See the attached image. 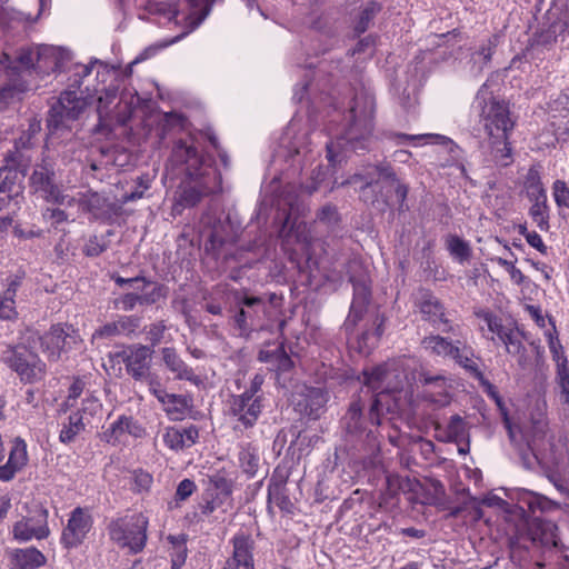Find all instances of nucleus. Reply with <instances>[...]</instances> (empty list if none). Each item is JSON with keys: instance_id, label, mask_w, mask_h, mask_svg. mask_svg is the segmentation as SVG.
Returning <instances> with one entry per match:
<instances>
[{"instance_id": "1", "label": "nucleus", "mask_w": 569, "mask_h": 569, "mask_svg": "<svg viewBox=\"0 0 569 569\" xmlns=\"http://www.w3.org/2000/svg\"><path fill=\"white\" fill-rule=\"evenodd\" d=\"M363 383L376 392L370 405V420L379 423L381 416L407 411L413 402V368L407 359L393 360L363 371Z\"/></svg>"}, {"instance_id": "2", "label": "nucleus", "mask_w": 569, "mask_h": 569, "mask_svg": "<svg viewBox=\"0 0 569 569\" xmlns=\"http://www.w3.org/2000/svg\"><path fill=\"white\" fill-rule=\"evenodd\" d=\"M487 83L482 84L477 93V100L483 102L481 108V122L488 137L492 159L500 166H508L511 162V148L509 134L515 127L510 111L505 102L488 99Z\"/></svg>"}, {"instance_id": "3", "label": "nucleus", "mask_w": 569, "mask_h": 569, "mask_svg": "<svg viewBox=\"0 0 569 569\" xmlns=\"http://www.w3.org/2000/svg\"><path fill=\"white\" fill-rule=\"evenodd\" d=\"M375 99L368 94H357L350 108V123L341 139L337 142L327 143V158L330 163L340 162L336 149L349 147L353 151L366 150V140L372 132L375 114Z\"/></svg>"}, {"instance_id": "4", "label": "nucleus", "mask_w": 569, "mask_h": 569, "mask_svg": "<svg viewBox=\"0 0 569 569\" xmlns=\"http://www.w3.org/2000/svg\"><path fill=\"white\" fill-rule=\"evenodd\" d=\"M263 382L264 377L257 373L243 392L229 398L228 416L232 421L234 431L252 428L259 419L263 408V393L261 391Z\"/></svg>"}, {"instance_id": "5", "label": "nucleus", "mask_w": 569, "mask_h": 569, "mask_svg": "<svg viewBox=\"0 0 569 569\" xmlns=\"http://www.w3.org/2000/svg\"><path fill=\"white\" fill-rule=\"evenodd\" d=\"M420 345L430 355L452 359L475 378L482 379V372L473 361L472 348L460 340L453 342L439 335H431L425 337Z\"/></svg>"}, {"instance_id": "6", "label": "nucleus", "mask_w": 569, "mask_h": 569, "mask_svg": "<svg viewBox=\"0 0 569 569\" xmlns=\"http://www.w3.org/2000/svg\"><path fill=\"white\" fill-rule=\"evenodd\" d=\"M148 519L142 513L126 516L109 526V535L121 548H128L131 553L142 551L147 541Z\"/></svg>"}, {"instance_id": "7", "label": "nucleus", "mask_w": 569, "mask_h": 569, "mask_svg": "<svg viewBox=\"0 0 569 569\" xmlns=\"http://www.w3.org/2000/svg\"><path fill=\"white\" fill-rule=\"evenodd\" d=\"M220 186V176L212 167L198 172V177L188 178L178 192L176 207H194L200 200L214 192Z\"/></svg>"}, {"instance_id": "8", "label": "nucleus", "mask_w": 569, "mask_h": 569, "mask_svg": "<svg viewBox=\"0 0 569 569\" xmlns=\"http://www.w3.org/2000/svg\"><path fill=\"white\" fill-rule=\"evenodd\" d=\"M87 100L76 91L67 90L61 93L59 100L51 107L48 118V128L52 138L60 129L68 128V122L78 119L84 110Z\"/></svg>"}, {"instance_id": "9", "label": "nucleus", "mask_w": 569, "mask_h": 569, "mask_svg": "<svg viewBox=\"0 0 569 569\" xmlns=\"http://www.w3.org/2000/svg\"><path fill=\"white\" fill-rule=\"evenodd\" d=\"M210 167L202 161L197 149L186 141L179 140L174 143L170 158L167 162V170L172 174L184 173L187 178L198 177V172Z\"/></svg>"}, {"instance_id": "10", "label": "nucleus", "mask_w": 569, "mask_h": 569, "mask_svg": "<svg viewBox=\"0 0 569 569\" xmlns=\"http://www.w3.org/2000/svg\"><path fill=\"white\" fill-rule=\"evenodd\" d=\"M6 362L22 380L33 382L40 380L46 372V365L38 355L26 347H17L7 352Z\"/></svg>"}, {"instance_id": "11", "label": "nucleus", "mask_w": 569, "mask_h": 569, "mask_svg": "<svg viewBox=\"0 0 569 569\" xmlns=\"http://www.w3.org/2000/svg\"><path fill=\"white\" fill-rule=\"evenodd\" d=\"M82 343L80 335L73 327H51L50 331L41 337V347L48 358L56 361L62 352H68Z\"/></svg>"}, {"instance_id": "12", "label": "nucleus", "mask_w": 569, "mask_h": 569, "mask_svg": "<svg viewBox=\"0 0 569 569\" xmlns=\"http://www.w3.org/2000/svg\"><path fill=\"white\" fill-rule=\"evenodd\" d=\"M30 187L34 193H39L48 202L63 203L67 198L56 183L54 170L48 162L34 167L30 177Z\"/></svg>"}, {"instance_id": "13", "label": "nucleus", "mask_w": 569, "mask_h": 569, "mask_svg": "<svg viewBox=\"0 0 569 569\" xmlns=\"http://www.w3.org/2000/svg\"><path fill=\"white\" fill-rule=\"evenodd\" d=\"M415 305L422 315L423 320L430 322L435 328L441 329L442 332L452 331V326L446 317L443 303L431 291L420 289Z\"/></svg>"}, {"instance_id": "14", "label": "nucleus", "mask_w": 569, "mask_h": 569, "mask_svg": "<svg viewBox=\"0 0 569 569\" xmlns=\"http://www.w3.org/2000/svg\"><path fill=\"white\" fill-rule=\"evenodd\" d=\"M241 309L234 316V323L240 336L248 337L250 332L262 327L267 305L260 297H244Z\"/></svg>"}, {"instance_id": "15", "label": "nucleus", "mask_w": 569, "mask_h": 569, "mask_svg": "<svg viewBox=\"0 0 569 569\" xmlns=\"http://www.w3.org/2000/svg\"><path fill=\"white\" fill-rule=\"evenodd\" d=\"M127 373L136 381L148 378L151 369L153 349L144 345H131L118 355Z\"/></svg>"}, {"instance_id": "16", "label": "nucleus", "mask_w": 569, "mask_h": 569, "mask_svg": "<svg viewBox=\"0 0 569 569\" xmlns=\"http://www.w3.org/2000/svg\"><path fill=\"white\" fill-rule=\"evenodd\" d=\"M365 402L361 399L353 400L345 417L342 418L343 429L346 431V437L350 441H361L362 439H369L372 436V432L368 430V422L375 425L370 420V412L368 417L363 416ZM379 423H376L379 426Z\"/></svg>"}, {"instance_id": "17", "label": "nucleus", "mask_w": 569, "mask_h": 569, "mask_svg": "<svg viewBox=\"0 0 569 569\" xmlns=\"http://www.w3.org/2000/svg\"><path fill=\"white\" fill-rule=\"evenodd\" d=\"M48 510L39 506L31 517H23L17 521L12 528L13 538L18 541H29L31 539H44L49 536Z\"/></svg>"}, {"instance_id": "18", "label": "nucleus", "mask_w": 569, "mask_h": 569, "mask_svg": "<svg viewBox=\"0 0 569 569\" xmlns=\"http://www.w3.org/2000/svg\"><path fill=\"white\" fill-rule=\"evenodd\" d=\"M92 527V518L88 509L76 508L70 513L67 526L62 530L61 542L66 548H74L83 542Z\"/></svg>"}, {"instance_id": "19", "label": "nucleus", "mask_w": 569, "mask_h": 569, "mask_svg": "<svg viewBox=\"0 0 569 569\" xmlns=\"http://www.w3.org/2000/svg\"><path fill=\"white\" fill-rule=\"evenodd\" d=\"M292 401L299 413L318 419L328 398L323 389L303 386L293 395Z\"/></svg>"}, {"instance_id": "20", "label": "nucleus", "mask_w": 569, "mask_h": 569, "mask_svg": "<svg viewBox=\"0 0 569 569\" xmlns=\"http://www.w3.org/2000/svg\"><path fill=\"white\" fill-rule=\"evenodd\" d=\"M557 526L549 520L532 519L528 525V537L535 547L551 549L558 547Z\"/></svg>"}, {"instance_id": "21", "label": "nucleus", "mask_w": 569, "mask_h": 569, "mask_svg": "<svg viewBox=\"0 0 569 569\" xmlns=\"http://www.w3.org/2000/svg\"><path fill=\"white\" fill-rule=\"evenodd\" d=\"M370 288L365 281H359L353 284V299L350 312L345 322L347 330H352L363 318V315L367 311V306L370 301Z\"/></svg>"}, {"instance_id": "22", "label": "nucleus", "mask_w": 569, "mask_h": 569, "mask_svg": "<svg viewBox=\"0 0 569 569\" xmlns=\"http://www.w3.org/2000/svg\"><path fill=\"white\" fill-rule=\"evenodd\" d=\"M199 437L197 427L188 428L167 427L163 429L162 440L171 450H182L196 443Z\"/></svg>"}, {"instance_id": "23", "label": "nucleus", "mask_w": 569, "mask_h": 569, "mask_svg": "<svg viewBox=\"0 0 569 569\" xmlns=\"http://www.w3.org/2000/svg\"><path fill=\"white\" fill-rule=\"evenodd\" d=\"M140 326V318L122 316L113 322L106 323L93 333V338H112L120 335H131Z\"/></svg>"}, {"instance_id": "24", "label": "nucleus", "mask_w": 569, "mask_h": 569, "mask_svg": "<svg viewBox=\"0 0 569 569\" xmlns=\"http://www.w3.org/2000/svg\"><path fill=\"white\" fill-rule=\"evenodd\" d=\"M226 566L231 569H254L248 537L241 535L233 538V556Z\"/></svg>"}, {"instance_id": "25", "label": "nucleus", "mask_w": 569, "mask_h": 569, "mask_svg": "<svg viewBox=\"0 0 569 569\" xmlns=\"http://www.w3.org/2000/svg\"><path fill=\"white\" fill-rule=\"evenodd\" d=\"M160 353L163 365L177 379L189 381L193 379V370L181 359L174 348L164 347Z\"/></svg>"}, {"instance_id": "26", "label": "nucleus", "mask_w": 569, "mask_h": 569, "mask_svg": "<svg viewBox=\"0 0 569 569\" xmlns=\"http://www.w3.org/2000/svg\"><path fill=\"white\" fill-rule=\"evenodd\" d=\"M27 446L23 440L17 439L10 451L9 460L0 467V479L8 481L27 463Z\"/></svg>"}, {"instance_id": "27", "label": "nucleus", "mask_w": 569, "mask_h": 569, "mask_svg": "<svg viewBox=\"0 0 569 569\" xmlns=\"http://www.w3.org/2000/svg\"><path fill=\"white\" fill-rule=\"evenodd\" d=\"M529 196L533 201V204L529 210V214L540 230H546L548 228V207L546 192L539 184H537L529 193Z\"/></svg>"}, {"instance_id": "28", "label": "nucleus", "mask_w": 569, "mask_h": 569, "mask_svg": "<svg viewBox=\"0 0 569 569\" xmlns=\"http://www.w3.org/2000/svg\"><path fill=\"white\" fill-rule=\"evenodd\" d=\"M21 284V278L14 276L8 279L7 289L0 299V320H13L17 318L14 297Z\"/></svg>"}, {"instance_id": "29", "label": "nucleus", "mask_w": 569, "mask_h": 569, "mask_svg": "<svg viewBox=\"0 0 569 569\" xmlns=\"http://www.w3.org/2000/svg\"><path fill=\"white\" fill-rule=\"evenodd\" d=\"M258 360L270 365L271 369L278 372H287L293 367V362L286 352L283 346H278L272 350H260Z\"/></svg>"}, {"instance_id": "30", "label": "nucleus", "mask_w": 569, "mask_h": 569, "mask_svg": "<svg viewBox=\"0 0 569 569\" xmlns=\"http://www.w3.org/2000/svg\"><path fill=\"white\" fill-rule=\"evenodd\" d=\"M80 207L82 210L90 212L94 218L109 216L113 210L112 203L98 192L84 194L80 200Z\"/></svg>"}, {"instance_id": "31", "label": "nucleus", "mask_w": 569, "mask_h": 569, "mask_svg": "<svg viewBox=\"0 0 569 569\" xmlns=\"http://www.w3.org/2000/svg\"><path fill=\"white\" fill-rule=\"evenodd\" d=\"M159 402L171 420H182L191 408L190 399L182 395L167 392Z\"/></svg>"}, {"instance_id": "32", "label": "nucleus", "mask_w": 569, "mask_h": 569, "mask_svg": "<svg viewBox=\"0 0 569 569\" xmlns=\"http://www.w3.org/2000/svg\"><path fill=\"white\" fill-rule=\"evenodd\" d=\"M552 126L569 132V94L560 93L550 104Z\"/></svg>"}, {"instance_id": "33", "label": "nucleus", "mask_w": 569, "mask_h": 569, "mask_svg": "<svg viewBox=\"0 0 569 569\" xmlns=\"http://www.w3.org/2000/svg\"><path fill=\"white\" fill-rule=\"evenodd\" d=\"M500 340L506 346V350L509 355L518 357L519 366L521 368H526L528 365V357L522 343L521 332L518 329L510 328L506 333H503Z\"/></svg>"}, {"instance_id": "34", "label": "nucleus", "mask_w": 569, "mask_h": 569, "mask_svg": "<svg viewBox=\"0 0 569 569\" xmlns=\"http://www.w3.org/2000/svg\"><path fill=\"white\" fill-rule=\"evenodd\" d=\"M239 466L249 477H254L260 466L259 450L252 443L241 446L239 451Z\"/></svg>"}, {"instance_id": "35", "label": "nucleus", "mask_w": 569, "mask_h": 569, "mask_svg": "<svg viewBox=\"0 0 569 569\" xmlns=\"http://www.w3.org/2000/svg\"><path fill=\"white\" fill-rule=\"evenodd\" d=\"M375 170L377 171L379 179L382 182L395 189L397 201L399 202L400 207H402L407 198L408 187L398 181L396 173L390 166H377L375 167Z\"/></svg>"}, {"instance_id": "36", "label": "nucleus", "mask_w": 569, "mask_h": 569, "mask_svg": "<svg viewBox=\"0 0 569 569\" xmlns=\"http://www.w3.org/2000/svg\"><path fill=\"white\" fill-rule=\"evenodd\" d=\"M18 569H37L44 565V556L36 548L18 549L13 553Z\"/></svg>"}, {"instance_id": "37", "label": "nucleus", "mask_w": 569, "mask_h": 569, "mask_svg": "<svg viewBox=\"0 0 569 569\" xmlns=\"http://www.w3.org/2000/svg\"><path fill=\"white\" fill-rule=\"evenodd\" d=\"M14 178L16 176L10 171L0 170V210L6 208L19 192Z\"/></svg>"}, {"instance_id": "38", "label": "nucleus", "mask_w": 569, "mask_h": 569, "mask_svg": "<svg viewBox=\"0 0 569 569\" xmlns=\"http://www.w3.org/2000/svg\"><path fill=\"white\" fill-rule=\"evenodd\" d=\"M83 429L84 423L82 415L79 411L73 412L69 416L68 422L63 423L59 438L61 442L70 443Z\"/></svg>"}, {"instance_id": "39", "label": "nucleus", "mask_w": 569, "mask_h": 569, "mask_svg": "<svg viewBox=\"0 0 569 569\" xmlns=\"http://www.w3.org/2000/svg\"><path fill=\"white\" fill-rule=\"evenodd\" d=\"M132 288L134 292H138V297H148L149 295H153L152 297H154V299L148 302V306L153 305L161 298L167 297L168 293V289L166 286L151 282L147 280L144 277L143 281L139 282V284H134Z\"/></svg>"}, {"instance_id": "40", "label": "nucleus", "mask_w": 569, "mask_h": 569, "mask_svg": "<svg viewBox=\"0 0 569 569\" xmlns=\"http://www.w3.org/2000/svg\"><path fill=\"white\" fill-rule=\"evenodd\" d=\"M28 89V86L20 78L10 80L7 84L0 88V101L9 103L14 99H19L20 94Z\"/></svg>"}, {"instance_id": "41", "label": "nucleus", "mask_w": 569, "mask_h": 569, "mask_svg": "<svg viewBox=\"0 0 569 569\" xmlns=\"http://www.w3.org/2000/svg\"><path fill=\"white\" fill-rule=\"evenodd\" d=\"M379 11L380 6L377 2H368L359 13L358 20L355 24V31L358 34L366 32Z\"/></svg>"}, {"instance_id": "42", "label": "nucleus", "mask_w": 569, "mask_h": 569, "mask_svg": "<svg viewBox=\"0 0 569 569\" xmlns=\"http://www.w3.org/2000/svg\"><path fill=\"white\" fill-rule=\"evenodd\" d=\"M447 248L451 256L460 261L468 260L471 256V249L463 239L458 236H449L447 238Z\"/></svg>"}, {"instance_id": "43", "label": "nucleus", "mask_w": 569, "mask_h": 569, "mask_svg": "<svg viewBox=\"0 0 569 569\" xmlns=\"http://www.w3.org/2000/svg\"><path fill=\"white\" fill-rule=\"evenodd\" d=\"M149 295L148 297H138V292H128L120 297L117 301V305L124 311L132 310L137 305L140 306H148V302L152 301L154 297H151Z\"/></svg>"}, {"instance_id": "44", "label": "nucleus", "mask_w": 569, "mask_h": 569, "mask_svg": "<svg viewBox=\"0 0 569 569\" xmlns=\"http://www.w3.org/2000/svg\"><path fill=\"white\" fill-rule=\"evenodd\" d=\"M286 485V478L282 476L273 475L268 485V497L270 500H274L278 505L286 500L283 490Z\"/></svg>"}, {"instance_id": "45", "label": "nucleus", "mask_w": 569, "mask_h": 569, "mask_svg": "<svg viewBox=\"0 0 569 569\" xmlns=\"http://www.w3.org/2000/svg\"><path fill=\"white\" fill-rule=\"evenodd\" d=\"M437 391H426L423 398L426 401L435 406V408H442L450 403V396L447 391L446 385L437 387Z\"/></svg>"}, {"instance_id": "46", "label": "nucleus", "mask_w": 569, "mask_h": 569, "mask_svg": "<svg viewBox=\"0 0 569 569\" xmlns=\"http://www.w3.org/2000/svg\"><path fill=\"white\" fill-rule=\"evenodd\" d=\"M545 336L547 338V342H548V347H549V350L552 356V360L555 361V360H559L560 358L566 357L562 345L560 343V341L557 337L556 327L553 323H551V329L546 330Z\"/></svg>"}, {"instance_id": "47", "label": "nucleus", "mask_w": 569, "mask_h": 569, "mask_svg": "<svg viewBox=\"0 0 569 569\" xmlns=\"http://www.w3.org/2000/svg\"><path fill=\"white\" fill-rule=\"evenodd\" d=\"M108 241L103 237L92 236L84 244L83 252L88 257H97L106 251Z\"/></svg>"}, {"instance_id": "48", "label": "nucleus", "mask_w": 569, "mask_h": 569, "mask_svg": "<svg viewBox=\"0 0 569 569\" xmlns=\"http://www.w3.org/2000/svg\"><path fill=\"white\" fill-rule=\"evenodd\" d=\"M448 437L451 440H460L466 435V423L459 415H455L450 418L447 427Z\"/></svg>"}, {"instance_id": "49", "label": "nucleus", "mask_w": 569, "mask_h": 569, "mask_svg": "<svg viewBox=\"0 0 569 569\" xmlns=\"http://www.w3.org/2000/svg\"><path fill=\"white\" fill-rule=\"evenodd\" d=\"M117 90L116 89H107L102 96L98 98V113L100 122L104 121V119L109 114V106L116 100Z\"/></svg>"}, {"instance_id": "50", "label": "nucleus", "mask_w": 569, "mask_h": 569, "mask_svg": "<svg viewBox=\"0 0 569 569\" xmlns=\"http://www.w3.org/2000/svg\"><path fill=\"white\" fill-rule=\"evenodd\" d=\"M553 198L558 207L569 208V187L562 180H557L552 187Z\"/></svg>"}, {"instance_id": "51", "label": "nucleus", "mask_w": 569, "mask_h": 569, "mask_svg": "<svg viewBox=\"0 0 569 569\" xmlns=\"http://www.w3.org/2000/svg\"><path fill=\"white\" fill-rule=\"evenodd\" d=\"M171 540L173 543V551L171 552V568L180 569L187 558V547L183 541L176 542L173 538H171Z\"/></svg>"}, {"instance_id": "52", "label": "nucleus", "mask_w": 569, "mask_h": 569, "mask_svg": "<svg viewBox=\"0 0 569 569\" xmlns=\"http://www.w3.org/2000/svg\"><path fill=\"white\" fill-rule=\"evenodd\" d=\"M141 381L147 382L149 391L159 400H163L167 391L163 389L159 376L152 372H148V378H143Z\"/></svg>"}, {"instance_id": "53", "label": "nucleus", "mask_w": 569, "mask_h": 569, "mask_svg": "<svg viewBox=\"0 0 569 569\" xmlns=\"http://www.w3.org/2000/svg\"><path fill=\"white\" fill-rule=\"evenodd\" d=\"M498 41L499 37L493 34L477 50L476 54L482 57L483 64H487L491 61V57L498 46Z\"/></svg>"}, {"instance_id": "54", "label": "nucleus", "mask_w": 569, "mask_h": 569, "mask_svg": "<svg viewBox=\"0 0 569 569\" xmlns=\"http://www.w3.org/2000/svg\"><path fill=\"white\" fill-rule=\"evenodd\" d=\"M132 427H134V422L131 418L120 417L110 426V432L117 437L124 432L132 433Z\"/></svg>"}, {"instance_id": "55", "label": "nucleus", "mask_w": 569, "mask_h": 569, "mask_svg": "<svg viewBox=\"0 0 569 569\" xmlns=\"http://www.w3.org/2000/svg\"><path fill=\"white\" fill-rule=\"evenodd\" d=\"M164 331H166V326L162 321L150 325V327L147 331V337H148L149 341L151 342L152 347L159 345L162 341Z\"/></svg>"}, {"instance_id": "56", "label": "nucleus", "mask_w": 569, "mask_h": 569, "mask_svg": "<svg viewBox=\"0 0 569 569\" xmlns=\"http://www.w3.org/2000/svg\"><path fill=\"white\" fill-rule=\"evenodd\" d=\"M557 41V30L555 26L549 27L546 30L540 31L537 34L536 42L539 46L550 47Z\"/></svg>"}, {"instance_id": "57", "label": "nucleus", "mask_w": 569, "mask_h": 569, "mask_svg": "<svg viewBox=\"0 0 569 569\" xmlns=\"http://www.w3.org/2000/svg\"><path fill=\"white\" fill-rule=\"evenodd\" d=\"M43 218L51 224L58 226L68 220V214L61 209L47 208L43 211Z\"/></svg>"}, {"instance_id": "58", "label": "nucleus", "mask_w": 569, "mask_h": 569, "mask_svg": "<svg viewBox=\"0 0 569 569\" xmlns=\"http://www.w3.org/2000/svg\"><path fill=\"white\" fill-rule=\"evenodd\" d=\"M196 489V485L190 479H183L177 488L176 496L180 500H186L188 497L192 495Z\"/></svg>"}, {"instance_id": "59", "label": "nucleus", "mask_w": 569, "mask_h": 569, "mask_svg": "<svg viewBox=\"0 0 569 569\" xmlns=\"http://www.w3.org/2000/svg\"><path fill=\"white\" fill-rule=\"evenodd\" d=\"M485 320L488 325V329L492 333H496L499 339L503 336V333H506L510 329V328L502 326L501 322L496 317H493L491 315H486Z\"/></svg>"}, {"instance_id": "60", "label": "nucleus", "mask_w": 569, "mask_h": 569, "mask_svg": "<svg viewBox=\"0 0 569 569\" xmlns=\"http://www.w3.org/2000/svg\"><path fill=\"white\" fill-rule=\"evenodd\" d=\"M318 219L328 224L335 223L338 221V213L335 207L325 206L317 214Z\"/></svg>"}, {"instance_id": "61", "label": "nucleus", "mask_w": 569, "mask_h": 569, "mask_svg": "<svg viewBox=\"0 0 569 569\" xmlns=\"http://www.w3.org/2000/svg\"><path fill=\"white\" fill-rule=\"evenodd\" d=\"M526 240L531 247L536 248L541 253L547 252L546 244L543 243L541 237L536 231L527 232Z\"/></svg>"}, {"instance_id": "62", "label": "nucleus", "mask_w": 569, "mask_h": 569, "mask_svg": "<svg viewBox=\"0 0 569 569\" xmlns=\"http://www.w3.org/2000/svg\"><path fill=\"white\" fill-rule=\"evenodd\" d=\"M528 507L531 511L536 509L545 511L551 507V502L540 496H533L529 499Z\"/></svg>"}, {"instance_id": "63", "label": "nucleus", "mask_w": 569, "mask_h": 569, "mask_svg": "<svg viewBox=\"0 0 569 569\" xmlns=\"http://www.w3.org/2000/svg\"><path fill=\"white\" fill-rule=\"evenodd\" d=\"M556 381L560 389V401L562 403L569 401V376L556 378Z\"/></svg>"}, {"instance_id": "64", "label": "nucleus", "mask_w": 569, "mask_h": 569, "mask_svg": "<svg viewBox=\"0 0 569 569\" xmlns=\"http://www.w3.org/2000/svg\"><path fill=\"white\" fill-rule=\"evenodd\" d=\"M419 380L425 385H435L436 387H442V385H446V379L442 376H430L427 372H420Z\"/></svg>"}]
</instances>
